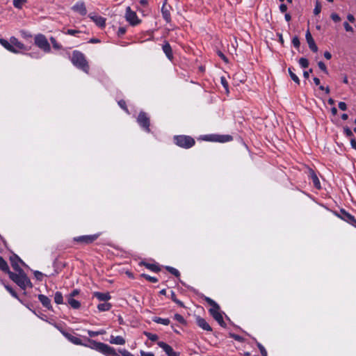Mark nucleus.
<instances>
[{"label": "nucleus", "mask_w": 356, "mask_h": 356, "mask_svg": "<svg viewBox=\"0 0 356 356\" xmlns=\"http://www.w3.org/2000/svg\"><path fill=\"white\" fill-rule=\"evenodd\" d=\"M9 277L22 289H25L27 287H32L30 280L23 270H19L17 273L9 272Z\"/></svg>", "instance_id": "f257e3e1"}, {"label": "nucleus", "mask_w": 356, "mask_h": 356, "mask_svg": "<svg viewBox=\"0 0 356 356\" xmlns=\"http://www.w3.org/2000/svg\"><path fill=\"white\" fill-rule=\"evenodd\" d=\"M71 61L76 67L80 68L86 73L88 72L89 67L85 56L82 53L78 51H74L71 58Z\"/></svg>", "instance_id": "f03ea898"}, {"label": "nucleus", "mask_w": 356, "mask_h": 356, "mask_svg": "<svg viewBox=\"0 0 356 356\" xmlns=\"http://www.w3.org/2000/svg\"><path fill=\"white\" fill-rule=\"evenodd\" d=\"M92 343V348L102 353L106 356H118V353L113 347H111L108 345L102 342H97L93 341Z\"/></svg>", "instance_id": "7ed1b4c3"}, {"label": "nucleus", "mask_w": 356, "mask_h": 356, "mask_svg": "<svg viewBox=\"0 0 356 356\" xmlns=\"http://www.w3.org/2000/svg\"><path fill=\"white\" fill-rule=\"evenodd\" d=\"M175 143L179 147L189 148L194 145L195 140L187 136H177L174 138Z\"/></svg>", "instance_id": "20e7f679"}, {"label": "nucleus", "mask_w": 356, "mask_h": 356, "mask_svg": "<svg viewBox=\"0 0 356 356\" xmlns=\"http://www.w3.org/2000/svg\"><path fill=\"white\" fill-rule=\"evenodd\" d=\"M35 44L44 52L48 53L51 50L50 45L44 35L38 34L35 37Z\"/></svg>", "instance_id": "39448f33"}, {"label": "nucleus", "mask_w": 356, "mask_h": 356, "mask_svg": "<svg viewBox=\"0 0 356 356\" xmlns=\"http://www.w3.org/2000/svg\"><path fill=\"white\" fill-rule=\"evenodd\" d=\"M125 18L132 26H136L140 22V20L138 19L136 13L133 11L130 7H127L126 9Z\"/></svg>", "instance_id": "423d86ee"}, {"label": "nucleus", "mask_w": 356, "mask_h": 356, "mask_svg": "<svg viewBox=\"0 0 356 356\" xmlns=\"http://www.w3.org/2000/svg\"><path fill=\"white\" fill-rule=\"evenodd\" d=\"M137 122L146 131H149V119L147 113L140 112L137 118Z\"/></svg>", "instance_id": "0eeeda50"}, {"label": "nucleus", "mask_w": 356, "mask_h": 356, "mask_svg": "<svg viewBox=\"0 0 356 356\" xmlns=\"http://www.w3.org/2000/svg\"><path fill=\"white\" fill-rule=\"evenodd\" d=\"M209 312L211 315L213 317V318L220 325H224L225 322L223 321V317L222 314L220 312V307L218 305L215 306L214 307H211L209 309Z\"/></svg>", "instance_id": "6e6552de"}, {"label": "nucleus", "mask_w": 356, "mask_h": 356, "mask_svg": "<svg viewBox=\"0 0 356 356\" xmlns=\"http://www.w3.org/2000/svg\"><path fill=\"white\" fill-rule=\"evenodd\" d=\"M72 9L73 11L80 14L82 16H84L87 13L86 7L85 3L82 1H77L72 7Z\"/></svg>", "instance_id": "1a4fd4ad"}, {"label": "nucleus", "mask_w": 356, "mask_h": 356, "mask_svg": "<svg viewBox=\"0 0 356 356\" xmlns=\"http://www.w3.org/2000/svg\"><path fill=\"white\" fill-rule=\"evenodd\" d=\"M206 137L207 140L220 143L228 142L232 139V136L229 135H211L209 136H207Z\"/></svg>", "instance_id": "9d476101"}, {"label": "nucleus", "mask_w": 356, "mask_h": 356, "mask_svg": "<svg viewBox=\"0 0 356 356\" xmlns=\"http://www.w3.org/2000/svg\"><path fill=\"white\" fill-rule=\"evenodd\" d=\"M158 346L161 348L168 356H179L178 353L174 351L172 348L163 341H159Z\"/></svg>", "instance_id": "9b49d317"}, {"label": "nucleus", "mask_w": 356, "mask_h": 356, "mask_svg": "<svg viewBox=\"0 0 356 356\" xmlns=\"http://www.w3.org/2000/svg\"><path fill=\"white\" fill-rule=\"evenodd\" d=\"M305 38L309 49L314 52H317L318 47L316 46L314 40L313 39L309 30L306 32Z\"/></svg>", "instance_id": "f8f14e48"}, {"label": "nucleus", "mask_w": 356, "mask_h": 356, "mask_svg": "<svg viewBox=\"0 0 356 356\" xmlns=\"http://www.w3.org/2000/svg\"><path fill=\"white\" fill-rule=\"evenodd\" d=\"M99 236V234L86 235L79 236L75 238V241L84 243H90L96 240Z\"/></svg>", "instance_id": "ddd939ff"}, {"label": "nucleus", "mask_w": 356, "mask_h": 356, "mask_svg": "<svg viewBox=\"0 0 356 356\" xmlns=\"http://www.w3.org/2000/svg\"><path fill=\"white\" fill-rule=\"evenodd\" d=\"M10 42L12 43V45L17 49L19 51V53L20 51H28L29 48L26 47L24 44H22L21 42L18 40L15 37H11L10 38Z\"/></svg>", "instance_id": "4468645a"}, {"label": "nucleus", "mask_w": 356, "mask_h": 356, "mask_svg": "<svg viewBox=\"0 0 356 356\" xmlns=\"http://www.w3.org/2000/svg\"><path fill=\"white\" fill-rule=\"evenodd\" d=\"M90 18L99 27L103 28L106 25V19L97 15H90Z\"/></svg>", "instance_id": "2eb2a0df"}, {"label": "nucleus", "mask_w": 356, "mask_h": 356, "mask_svg": "<svg viewBox=\"0 0 356 356\" xmlns=\"http://www.w3.org/2000/svg\"><path fill=\"white\" fill-rule=\"evenodd\" d=\"M0 44L4 48H6L7 50H8L13 53H15V54L19 53V51L12 45V43L10 42V39L9 40V41H8L5 39H0Z\"/></svg>", "instance_id": "dca6fc26"}, {"label": "nucleus", "mask_w": 356, "mask_h": 356, "mask_svg": "<svg viewBox=\"0 0 356 356\" xmlns=\"http://www.w3.org/2000/svg\"><path fill=\"white\" fill-rule=\"evenodd\" d=\"M196 322L197 325L202 329L207 331H211L212 329L211 326L207 323V322L202 318L197 316L196 318Z\"/></svg>", "instance_id": "f3484780"}, {"label": "nucleus", "mask_w": 356, "mask_h": 356, "mask_svg": "<svg viewBox=\"0 0 356 356\" xmlns=\"http://www.w3.org/2000/svg\"><path fill=\"white\" fill-rule=\"evenodd\" d=\"M38 299L44 307H47L48 309H52L51 300L47 296L40 294L38 296Z\"/></svg>", "instance_id": "a211bd4d"}, {"label": "nucleus", "mask_w": 356, "mask_h": 356, "mask_svg": "<svg viewBox=\"0 0 356 356\" xmlns=\"http://www.w3.org/2000/svg\"><path fill=\"white\" fill-rule=\"evenodd\" d=\"M109 342L112 344L124 345L125 343V339L121 336L111 335Z\"/></svg>", "instance_id": "6ab92c4d"}, {"label": "nucleus", "mask_w": 356, "mask_h": 356, "mask_svg": "<svg viewBox=\"0 0 356 356\" xmlns=\"http://www.w3.org/2000/svg\"><path fill=\"white\" fill-rule=\"evenodd\" d=\"M161 12L164 19L167 22H169L170 21V14L169 10V6H166V1H165L163 4Z\"/></svg>", "instance_id": "aec40b11"}, {"label": "nucleus", "mask_w": 356, "mask_h": 356, "mask_svg": "<svg viewBox=\"0 0 356 356\" xmlns=\"http://www.w3.org/2000/svg\"><path fill=\"white\" fill-rule=\"evenodd\" d=\"M163 51L170 60L172 58V48L168 42H165L162 47Z\"/></svg>", "instance_id": "412c9836"}, {"label": "nucleus", "mask_w": 356, "mask_h": 356, "mask_svg": "<svg viewBox=\"0 0 356 356\" xmlns=\"http://www.w3.org/2000/svg\"><path fill=\"white\" fill-rule=\"evenodd\" d=\"M94 296L100 301H107L111 299V296L108 293L95 292Z\"/></svg>", "instance_id": "4be33fe9"}, {"label": "nucleus", "mask_w": 356, "mask_h": 356, "mask_svg": "<svg viewBox=\"0 0 356 356\" xmlns=\"http://www.w3.org/2000/svg\"><path fill=\"white\" fill-rule=\"evenodd\" d=\"M11 265L12 267L17 271L19 272V270H22V269L20 268L19 263L22 262V261L17 257H12L10 258Z\"/></svg>", "instance_id": "5701e85b"}, {"label": "nucleus", "mask_w": 356, "mask_h": 356, "mask_svg": "<svg viewBox=\"0 0 356 356\" xmlns=\"http://www.w3.org/2000/svg\"><path fill=\"white\" fill-rule=\"evenodd\" d=\"M67 302L68 304L73 308V309H79L81 306V303L74 299L72 296H67Z\"/></svg>", "instance_id": "b1692460"}, {"label": "nucleus", "mask_w": 356, "mask_h": 356, "mask_svg": "<svg viewBox=\"0 0 356 356\" xmlns=\"http://www.w3.org/2000/svg\"><path fill=\"white\" fill-rule=\"evenodd\" d=\"M65 336L72 343L76 344V345H82L81 340L79 338L74 337L73 335H71L70 334H65Z\"/></svg>", "instance_id": "393cba45"}, {"label": "nucleus", "mask_w": 356, "mask_h": 356, "mask_svg": "<svg viewBox=\"0 0 356 356\" xmlns=\"http://www.w3.org/2000/svg\"><path fill=\"white\" fill-rule=\"evenodd\" d=\"M310 175H311V178L312 179V182L314 184V186L317 188H321V183H320V181L318 178V177L316 176V175L314 173V171H312L310 172Z\"/></svg>", "instance_id": "a878e982"}, {"label": "nucleus", "mask_w": 356, "mask_h": 356, "mask_svg": "<svg viewBox=\"0 0 356 356\" xmlns=\"http://www.w3.org/2000/svg\"><path fill=\"white\" fill-rule=\"evenodd\" d=\"M0 269L9 275V268L7 264V262L3 259V257H0Z\"/></svg>", "instance_id": "bb28decb"}, {"label": "nucleus", "mask_w": 356, "mask_h": 356, "mask_svg": "<svg viewBox=\"0 0 356 356\" xmlns=\"http://www.w3.org/2000/svg\"><path fill=\"white\" fill-rule=\"evenodd\" d=\"M97 308L100 312H106L111 308V305L108 302L100 303L98 305Z\"/></svg>", "instance_id": "cd10ccee"}, {"label": "nucleus", "mask_w": 356, "mask_h": 356, "mask_svg": "<svg viewBox=\"0 0 356 356\" xmlns=\"http://www.w3.org/2000/svg\"><path fill=\"white\" fill-rule=\"evenodd\" d=\"M54 302L60 305L63 303V297L62 293L60 291H56L54 294Z\"/></svg>", "instance_id": "c85d7f7f"}, {"label": "nucleus", "mask_w": 356, "mask_h": 356, "mask_svg": "<svg viewBox=\"0 0 356 356\" xmlns=\"http://www.w3.org/2000/svg\"><path fill=\"white\" fill-rule=\"evenodd\" d=\"M154 321L155 323H159V324H162V325H168L170 324V320L168 318H160V317H156L154 318Z\"/></svg>", "instance_id": "c756f323"}, {"label": "nucleus", "mask_w": 356, "mask_h": 356, "mask_svg": "<svg viewBox=\"0 0 356 356\" xmlns=\"http://www.w3.org/2000/svg\"><path fill=\"white\" fill-rule=\"evenodd\" d=\"M288 71H289V75L291 78V79L296 83L299 84L300 83V80H299V78L298 77V76L293 73V72L292 71V69L291 67H289L288 69Z\"/></svg>", "instance_id": "7c9ffc66"}, {"label": "nucleus", "mask_w": 356, "mask_h": 356, "mask_svg": "<svg viewBox=\"0 0 356 356\" xmlns=\"http://www.w3.org/2000/svg\"><path fill=\"white\" fill-rule=\"evenodd\" d=\"M26 2V0H13V6L16 8L21 9Z\"/></svg>", "instance_id": "2f4dec72"}, {"label": "nucleus", "mask_w": 356, "mask_h": 356, "mask_svg": "<svg viewBox=\"0 0 356 356\" xmlns=\"http://www.w3.org/2000/svg\"><path fill=\"white\" fill-rule=\"evenodd\" d=\"M88 335L90 337H96L97 335L104 334L106 333V332L104 330H100L97 331V332L88 330Z\"/></svg>", "instance_id": "473e14b6"}, {"label": "nucleus", "mask_w": 356, "mask_h": 356, "mask_svg": "<svg viewBox=\"0 0 356 356\" xmlns=\"http://www.w3.org/2000/svg\"><path fill=\"white\" fill-rule=\"evenodd\" d=\"M145 335L151 341H155L158 339V336L155 334H152L150 332H144Z\"/></svg>", "instance_id": "72a5a7b5"}, {"label": "nucleus", "mask_w": 356, "mask_h": 356, "mask_svg": "<svg viewBox=\"0 0 356 356\" xmlns=\"http://www.w3.org/2000/svg\"><path fill=\"white\" fill-rule=\"evenodd\" d=\"M165 268L170 273H172V275H174L176 277H179L180 275V273L178 271V270H177L176 268H173V267H170V266H166Z\"/></svg>", "instance_id": "f704fd0d"}, {"label": "nucleus", "mask_w": 356, "mask_h": 356, "mask_svg": "<svg viewBox=\"0 0 356 356\" xmlns=\"http://www.w3.org/2000/svg\"><path fill=\"white\" fill-rule=\"evenodd\" d=\"M299 64L302 67L306 68L309 65V61L307 58H300L299 60Z\"/></svg>", "instance_id": "c9c22d12"}, {"label": "nucleus", "mask_w": 356, "mask_h": 356, "mask_svg": "<svg viewBox=\"0 0 356 356\" xmlns=\"http://www.w3.org/2000/svg\"><path fill=\"white\" fill-rule=\"evenodd\" d=\"M174 318L176 321H177L179 323H181V324H185L186 323V321L184 318V317L181 315L179 314H175Z\"/></svg>", "instance_id": "e433bc0d"}, {"label": "nucleus", "mask_w": 356, "mask_h": 356, "mask_svg": "<svg viewBox=\"0 0 356 356\" xmlns=\"http://www.w3.org/2000/svg\"><path fill=\"white\" fill-rule=\"evenodd\" d=\"M321 11V5L318 1L316 2L315 8L314 9V14L317 15Z\"/></svg>", "instance_id": "4c0bfd02"}, {"label": "nucleus", "mask_w": 356, "mask_h": 356, "mask_svg": "<svg viewBox=\"0 0 356 356\" xmlns=\"http://www.w3.org/2000/svg\"><path fill=\"white\" fill-rule=\"evenodd\" d=\"M20 35L23 38H24L26 40H29L32 37L31 33H29V32L24 31V30L20 31Z\"/></svg>", "instance_id": "58836bf2"}, {"label": "nucleus", "mask_w": 356, "mask_h": 356, "mask_svg": "<svg viewBox=\"0 0 356 356\" xmlns=\"http://www.w3.org/2000/svg\"><path fill=\"white\" fill-rule=\"evenodd\" d=\"M5 288L11 294L12 296L18 299V296H17V293L13 290V289L11 287H10L8 285H5Z\"/></svg>", "instance_id": "ea45409f"}, {"label": "nucleus", "mask_w": 356, "mask_h": 356, "mask_svg": "<svg viewBox=\"0 0 356 356\" xmlns=\"http://www.w3.org/2000/svg\"><path fill=\"white\" fill-rule=\"evenodd\" d=\"M318 65L319 67V68L323 71L326 74H328V72H327V67H326V65H325V63L322 61H320L318 63Z\"/></svg>", "instance_id": "a19ab883"}, {"label": "nucleus", "mask_w": 356, "mask_h": 356, "mask_svg": "<svg viewBox=\"0 0 356 356\" xmlns=\"http://www.w3.org/2000/svg\"><path fill=\"white\" fill-rule=\"evenodd\" d=\"M292 43L295 47L299 48L300 43V40L297 36H295L293 38Z\"/></svg>", "instance_id": "79ce46f5"}, {"label": "nucleus", "mask_w": 356, "mask_h": 356, "mask_svg": "<svg viewBox=\"0 0 356 356\" xmlns=\"http://www.w3.org/2000/svg\"><path fill=\"white\" fill-rule=\"evenodd\" d=\"M143 276L145 277L146 280H149L152 283H156L158 282V279L155 277H152L147 275H143Z\"/></svg>", "instance_id": "37998d69"}, {"label": "nucleus", "mask_w": 356, "mask_h": 356, "mask_svg": "<svg viewBox=\"0 0 356 356\" xmlns=\"http://www.w3.org/2000/svg\"><path fill=\"white\" fill-rule=\"evenodd\" d=\"M330 17L335 22H338L341 20V17L339 15L334 13L331 14Z\"/></svg>", "instance_id": "c03bdc74"}, {"label": "nucleus", "mask_w": 356, "mask_h": 356, "mask_svg": "<svg viewBox=\"0 0 356 356\" xmlns=\"http://www.w3.org/2000/svg\"><path fill=\"white\" fill-rule=\"evenodd\" d=\"M146 266L147 268H149L153 271H155V272H157L159 270V268L155 264H147Z\"/></svg>", "instance_id": "a18cd8bd"}, {"label": "nucleus", "mask_w": 356, "mask_h": 356, "mask_svg": "<svg viewBox=\"0 0 356 356\" xmlns=\"http://www.w3.org/2000/svg\"><path fill=\"white\" fill-rule=\"evenodd\" d=\"M258 347L260 350V352H261V354L262 355V356H267V352L266 350V349L264 348V347L261 345L260 343L258 344Z\"/></svg>", "instance_id": "49530a36"}, {"label": "nucleus", "mask_w": 356, "mask_h": 356, "mask_svg": "<svg viewBox=\"0 0 356 356\" xmlns=\"http://www.w3.org/2000/svg\"><path fill=\"white\" fill-rule=\"evenodd\" d=\"M343 26H344V28H345L346 31H348V32H353V29L352 28L351 26L349 25V24L348 22H344L343 23Z\"/></svg>", "instance_id": "de8ad7c7"}, {"label": "nucleus", "mask_w": 356, "mask_h": 356, "mask_svg": "<svg viewBox=\"0 0 356 356\" xmlns=\"http://www.w3.org/2000/svg\"><path fill=\"white\" fill-rule=\"evenodd\" d=\"M207 302L211 306V307H214L216 305H218L215 301L209 298H206Z\"/></svg>", "instance_id": "09e8293b"}, {"label": "nucleus", "mask_w": 356, "mask_h": 356, "mask_svg": "<svg viewBox=\"0 0 356 356\" xmlns=\"http://www.w3.org/2000/svg\"><path fill=\"white\" fill-rule=\"evenodd\" d=\"M140 356H154V353L151 352H145L144 350H140Z\"/></svg>", "instance_id": "8fccbe9b"}, {"label": "nucleus", "mask_w": 356, "mask_h": 356, "mask_svg": "<svg viewBox=\"0 0 356 356\" xmlns=\"http://www.w3.org/2000/svg\"><path fill=\"white\" fill-rule=\"evenodd\" d=\"M123 356H134L133 354L129 353L128 350L124 349L120 351Z\"/></svg>", "instance_id": "3c124183"}, {"label": "nucleus", "mask_w": 356, "mask_h": 356, "mask_svg": "<svg viewBox=\"0 0 356 356\" xmlns=\"http://www.w3.org/2000/svg\"><path fill=\"white\" fill-rule=\"evenodd\" d=\"M51 42L53 44V47L55 48V49H60V45L56 42V40L54 38H51Z\"/></svg>", "instance_id": "603ef678"}, {"label": "nucleus", "mask_w": 356, "mask_h": 356, "mask_svg": "<svg viewBox=\"0 0 356 356\" xmlns=\"http://www.w3.org/2000/svg\"><path fill=\"white\" fill-rule=\"evenodd\" d=\"M344 133L348 137H352L353 136L352 131L349 128H348V127L344 128Z\"/></svg>", "instance_id": "864d4df0"}, {"label": "nucleus", "mask_w": 356, "mask_h": 356, "mask_svg": "<svg viewBox=\"0 0 356 356\" xmlns=\"http://www.w3.org/2000/svg\"><path fill=\"white\" fill-rule=\"evenodd\" d=\"M221 83H222V85L223 86V87L225 88V89L228 91V84L226 81V79L224 77H222L221 78Z\"/></svg>", "instance_id": "5fc2aeb1"}, {"label": "nucleus", "mask_w": 356, "mask_h": 356, "mask_svg": "<svg viewBox=\"0 0 356 356\" xmlns=\"http://www.w3.org/2000/svg\"><path fill=\"white\" fill-rule=\"evenodd\" d=\"M339 108L342 110L345 111L347 108L346 104L345 102H341L339 103Z\"/></svg>", "instance_id": "6e6d98bb"}, {"label": "nucleus", "mask_w": 356, "mask_h": 356, "mask_svg": "<svg viewBox=\"0 0 356 356\" xmlns=\"http://www.w3.org/2000/svg\"><path fill=\"white\" fill-rule=\"evenodd\" d=\"M125 32H126V29L124 27H120L118 29V35H122L124 34Z\"/></svg>", "instance_id": "4d7b16f0"}, {"label": "nucleus", "mask_w": 356, "mask_h": 356, "mask_svg": "<svg viewBox=\"0 0 356 356\" xmlns=\"http://www.w3.org/2000/svg\"><path fill=\"white\" fill-rule=\"evenodd\" d=\"M118 104H119V106H120L122 108H123V109H124V110H126V111L127 110V108H126V103H125V102H124V101L121 100V101L118 102Z\"/></svg>", "instance_id": "13d9d810"}, {"label": "nucleus", "mask_w": 356, "mask_h": 356, "mask_svg": "<svg viewBox=\"0 0 356 356\" xmlns=\"http://www.w3.org/2000/svg\"><path fill=\"white\" fill-rule=\"evenodd\" d=\"M35 277L38 279V280H42V277L43 276L42 273L39 272V271H35Z\"/></svg>", "instance_id": "bf43d9fd"}, {"label": "nucleus", "mask_w": 356, "mask_h": 356, "mask_svg": "<svg viewBox=\"0 0 356 356\" xmlns=\"http://www.w3.org/2000/svg\"><path fill=\"white\" fill-rule=\"evenodd\" d=\"M79 32V31H76V30L68 29L67 31V33L69 34V35H75L76 33H77Z\"/></svg>", "instance_id": "052dcab7"}, {"label": "nucleus", "mask_w": 356, "mask_h": 356, "mask_svg": "<svg viewBox=\"0 0 356 356\" xmlns=\"http://www.w3.org/2000/svg\"><path fill=\"white\" fill-rule=\"evenodd\" d=\"M280 10L282 13H285L287 10V6L282 3L280 6Z\"/></svg>", "instance_id": "680f3d73"}, {"label": "nucleus", "mask_w": 356, "mask_h": 356, "mask_svg": "<svg viewBox=\"0 0 356 356\" xmlns=\"http://www.w3.org/2000/svg\"><path fill=\"white\" fill-rule=\"evenodd\" d=\"M319 89L321 90L325 91L327 94L330 92V88L328 87L325 88L323 86H319Z\"/></svg>", "instance_id": "e2e57ef3"}, {"label": "nucleus", "mask_w": 356, "mask_h": 356, "mask_svg": "<svg viewBox=\"0 0 356 356\" xmlns=\"http://www.w3.org/2000/svg\"><path fill=\"white\" fill-rule=\"evenodd\" d=\"M347 18H348V21L352 22V23H353L355 21V17L353 15H350V14L348 15L347 16Z\"/></svg>", "instance_id": "0e129e2a"}, {"label": "nucleus", "mask_w": 356, "mask_h": 356, "mask_svg": "<svg viewBox=\"0 0 356 356\" xmlns=\"http://www.w3.org/2000/svg\"><path fill=\"white\" fill-rule=\"evenodd\" d=\"M324 57L327 59V60H330L331 58H332V55L330 52L328 51H325L324 53Z\"/></svg>", "instance_id": "69168bd1"}, {"label": "nucleus", "mask_w": 356, "mask_h": 356, "mask_svg": "<svg viewBox=\"0 0 356 356\" xmlns=\"http://www.w3.org/2000/svg\"><path fill=\"white\" fill-rule=\"evenodd\" d=\"M312 72V69L309 70V71H305L303 72L304 77L306 78V79H308L309 76V73H311Z\"/></svg>", "instance_id": "338daca9"}, {"label": "nucleus", "mask_w": 356, "mask_h": 356, "mask_svg": "<svg viewBox=\"0 0 356 356\" xmlns=\"http://www.w3.org/2000/svg\"><path fill=\"white\" fill-rule=\"evenodd\" d=\"M350 144H351V147L356 149V140L355 139H351L350 140Z\"/></svg>", "instance_id": "774afa93"}]
</instances>
